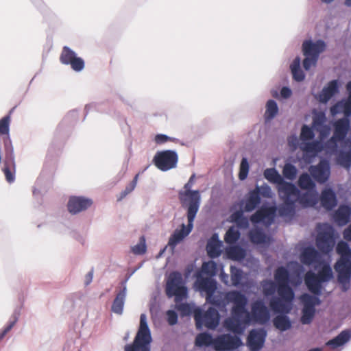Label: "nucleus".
Instances as JSON below:
<instances>
[{
	"instance_id": "1",
	"label": "nucleus",
	"mask_w": 351,
	"mask_h": 351,
	"mask_svg": "<svg viewBox=\"0 0 351 351\" xmlns=\"http://www.w3.org/2000/svg\"><path fill=\"white\" fill-rule=\"evenodd\" d=\"M285 266L278 267L274 271V280L279 285L278 297L270 299L269 306L276 315L273 319V324L280 331L289 330L292 326L288 316L293 309L295 293L291 285L300 286L302 282V274L304 269L297 261H291Z\"/></svg>"
},
{
	"instance_id": "2",
	"label": "nucleus",
	"mask_w": 351,
	"mask_h": 351,
	"mask_svg": "<svg viewBox=\"0 0 351 351\" xmlns=\"http://www.w3.org/2000/svg\"><path fill=\"white\" fill-rule=\"evenodd\" d=\"M227 300L231 301L233 306L231 311L232 318L226 321V326L233 333L242 335L246 326L250 324L245 315V312H247L248 299L241 291L233 290L228 291Z\"/></svg>"
},
{
	"instance_id": "3",
	"label": "nucleus",
	"mask_w": 351,
	"mask_h": 351,
	"mask_svg": "<svg viewBox=\"0 0 351 351\" xmlns=\"http://www.w3.org/2000/svg\"><path fill=\"white\" fill-rule=\"evenodd\" d=\"M336 252L340 256L334 265L337 280L341 291L346 292L351 282V248L347 242L341 241L337 245Z\"/></svg>"
},
{
	"instance_id": "4",
	"label": "nucleus",
	"mask_w": 351,
	"mask_h": 351,
	"mask_svg": "<svg viewBox=\"0 0 351 351\" xmlns=\"http://www.w3.org/2000/svg\"><path fill=\"white\" fill-rule=\"evenodd\" d=\"M195 174L190 177L184 185V189L178 191V199L182 207L186 212L197 214L201 204V195L199 190H193Z\"/></svg>"
},
{
	"instance_id": "5",
	"label": "nucleus",
	"mask_w": 351,
	"mask_h": 351,
	"mask_svg": "<svg viewBox=\"0 0 351 351\" xmlns=\"http://www.w3.org/2000/svg\"><path fill=\"white\" fill-rule=\"evenodd\" d=\"M321 267L317 273L308 274L305 278V284L310 292L317 294H322L325 288V283L328 282L334 278V274L330 265L322 262Z\"/></svg>"
},
{
	"instance_id": "6",
	"label": "nucleus",
	"mask_w": 351,
	"mask_h": 351,
	"mask_svg": "<svg viewBox=\"0 0 351 351\" xmlns=\"http://www.w3.org/2000/svg\"><path fill=\"white\" fill-rule=\"evenodd\" d=\"M326 43L322 39L313 41L312 39H306L302 44V52L304 58L302 66L305 71H309L311 67L316 66L319 56L326 49Z\"/></svg>"
},
{
	"instance_id": "7",
	"label": "nucleus",
	"mask_w": 351,
	"mask_h": 351,
	"mask_svg": "<svg viewBox=\"0 0 351 351\" xmlns=\"http://www.w3.org/2000/svg\"><path fill=\"white\" fill-rule=\"evenodd\" d=\"M336 244L335 230L328 223L317 225V237L315 245L318 250L323 254H330Z\"/></svg>"
},
{
	"instance_id": "8",
	"label": "nucleus",
	"mask_w": 351,
	"mask_h": 351,
	"mask_svg": "<svg viewBox=\"0 0 351 351\" xmlns=\"http://www.w3.org/2000/svg\"><path fill=\"white\" fill-rule=\"evenodd\" d=\"M152 335L147 322V316H140V326L132 344L125 346L124 351H150Z\"/></svg>"
},
{
	"instance_id": "9",
	"label": "nucleus",
	"mask_w": 351,
	"mask_h": 351,
	"mask_svg": "<svg viewBox=\"0 0 351 351\" xmlns=\"http://www.w3.org/2000/svg\"><path fill=\"white\" fill-rule=\"evenodd\" d=\"M165 293L168 298H175L176 303L186 299L188 296V289L182 274L178 271L171 272L167 280Z\"/></svg>"
},
{
	"instance_id": "10",
	"label": "nucleus",
	"mask_w": 351,
	"mask_h": 351,
	"mask_svg": "<svg viewBox=\"0 0 351 351\" xmlns=\"http://www.w3.org/2000/svg\"><path fill=\"white\" fill-rule=\"evenodd\" d=\"M332 126L333 133L326 143V147L335 152L338 149L339 143L346 139L350 130V119H338L332 123Z\"/></svg>"
},
{
	"instance_id": "11",
	"label": "nucleus",
	"mask_w": 351,
	"mask_h": 351,
	"mask_svg": "<svg viewBox=\"0 0 351 351\" xmlns=\"http://www.w3.org/2000/svg\"><path fill=\"white\" fill-rule=\"evenodd\" d=\"M193 313L197 329H202L204 326L213 330L219 326L220 315L219 311L213 306L208 307L206 311H204L201 308H196Z\"/></svg>"
},
{
	"instance_id": "12",
	"label": "nucleus",
	"mask_w": 351,
	"mask_h": 351,
	"mask_svg": "<svg viewBox=\"0 0 351 351\" xmlns=\"http://www.w3.org/2000/svg\"><path fill=\"white\" fill-rule=\"evenodd\" d=\"M246 320L250 324L253 322L265 325L269 322L271 315L269 308L262 299H258L251 304V311L245 312Z\"/></svg>"
},
{
	"instance_id": "13",
	"label": "nucleus",
	"mask_w": 351,
	"mask_h": 351,
	"mask_svg": "<svg viewBox=\"0 0 351 351\" xmlns=\"http://www.w3.org/2000/svg\"><path fill=\"white\" fill-rule=\"evenodd\" d=\"M196 215L197 214L186 212V216L188 221L187 225L182 223L181 229L176 230L169 237L168 246L170 247L172 252H173L176 246L191 232L193 228V222Z\"/></svg>"
},
{
	"instance_id": "14",
	"label": "nucleus",
	"mask_w": 351,
	"mask_h": 351,
	"mask_svg": "<svg viewBox=\"0 0 351 351\" xmlns=\"http://www.w3.org/2000/svg\"><path fill=\"white\" fill-rule=\"evenodd\" d=\"M277 208L275 206L263 204L251 216L250 220L253 223H263L266 226H271L275 219Z\"/></svg>"
},
{
	"instance_id": "15",
	"label": "nucleus",
	"mask_w": 351,
	"mask_h": 351,
	"mask_svg": "<svg viewBox=\"0 0 351 351\" xmlns=\"http://www.w3.org/2000/svg\"><path fill=\"white\" fill-rule=\"evenodd\" d=\"M178 156L176 151L158 152L154 158L155 165L161 171H166L176 167Z\"/></svg>"
},
{
	"instance_id": "16",
	"label": "nucleus",
	"mask_w": 351,
	"mask_h": 351,
	"mask_svg": "<svg viewBox=\"0 0 351 351\" xmlns=\"http://www.w3.org/2000/svg\"><path fill=\"white\" fill-rule=\"evenodd\" d=\"M242 345V340L238 336L223 334L215 338L214 349L216 351H231Z\"/></svg>"
},
{
	"instance_id": "17",
	"label": "nucleus",
	"mask_w": 351,
	"mask_h": 351,
	"mask_svg": "<svg viewBox=\"0 0 351 351\" xmlns=\"http://www.w3.org/2000/svg\"><path fill=\"white\" fill-rule=\"evenodd\" d=\"M60 60L63 64L70 65L71 69L76 72H80L84 68V60L77 57L76 53L67 46L63 47Z\"/></svg>"
},
{
	"instance_id": "18",
	"label": "nucleus",
	"mask_w": 351,
	"mask_h": 351,
	"mask_svg": "<svg viewBox=\"0 0 351 351\" xmlns=\"http://www.w3.org/2000/svg\"><path fill=\"white\" fill-rule=\"evenodd\" d=\"M93 204L92 199L84 196L71 195L66 203V208L71 215L86 210Z\"/></svg>"
},
{
	"instance_id": "19",
	"label": "nucleus",
	"mask_w": 351,
	"mask_h": 351,
	"mask_svg": "<svg viewBox=\"0 0 351 351\" xmlns=\"http://www.w3.org/2000/svg\"><path fill=\"white\" fill-rule=\"evenodd\" d=\"M267 335L264 328L252 329L247 337V346L250 351H259L264 346Z\"/></svg>"
},
{
	"instance_id": "20",
	"label": "nucleus",
	"mask_w": 351,
	"mask_h": 351,
	"mask_svg": "<svg viewBox=\"0 0 351 351\" xmlns=\"http://www.w3.org/2000/svg\"><path fill=\"white\" fill-rule=\"evenodd\" d=\"M5 146L6 154L2 170L4 173L7 182L9 183H12L15 180V156L14 153L13 147H11L10 149H8L7 148V145H5Z\"/></svg>"
},
{
	"instance_id": "21",
	"label": "nucleus",
	"mask_w": 351,
	"mask_h": 351,
	"mask_svg": "<svg viewBox=\"0 0 351 351\" xmlns=\"http://www.w3.org/2000/svg\"><path fill=\"white\" fill-rule=\"evenodd\" d=\"M326 114L322 111L315 112L313 117L312 127L319 133V138L322 141L330 134V128L326 124Z\"/></svg>"
},
{
	"instance_id": "22",
	"label": "nucleus",
	"mask_w": 351,
	"mask_h": 351,
	"mask_svg": "<svg viewBox=\"0 0 351 351\" xmlns=\"http://www.w3.org/2000/svg\"><path fill=\"white\" fill-rule=\"evenodd\" d=\"M279 197L282 201L294 202L297 203V198L300 194V190L292 182L284 180L279 186H277Z\"/></svg>"
},
{
	"instance_id": "23",
	"label": "nucleus",
	"mask_w": 351,
	"mask_h": 351,
	"mask_svg": "<svg viewBox=\"0 0 351 351\" xmlns=\"http://www.w3.org/2000/svg\"><path fill=\"white\" fill-rule=\"evenodd\" d=\"M309 171L317 182L324 184L328 181L330 175V163L326 160H322L317 165L311 166Z\"/></svg>"
},
{
	"instance_id": "24",
	"label": "nucleus",
	"mask_w": 351,
	"mask_h": 351,
	"mask_svg": "<svg viewBox=\"0 0 351 351\" xmlns=\"http://www.w3.org/2000/svg\"><path fill=\"white\" fill-rule=\"evenodd\" d=\"M261 202V197L258 191L255 189L250 190L239 202L240 208L245 213H250L258 208Z\"/></svg>"
},
{
	"instance_id": "25",
	"label": "nucleus",
	"mask_w": 351,
	"mask_h": 351,
	"mask_svg": "<svg viewBox=\"0 0 351 351\" xmlns=\"http://www.w3.org/2000/svg\"><path fill=\"white\" fill-rule=\"evenodd\" d=\"M195 276V285L198 291L204 292L206 295L215 293L217 288L216 280L211 277L204 278L200 272H197Z\"/></svg>"
},
{
	"instance_id": "26",
	"label": "nucleus",
	"mask_w": 351,
	"mask_h": 351,
	"mask_svg": "<svg viewBox=\"0 0 351 351\" xmlns=\"http://www.w3.org/2000/svg\"><path fill=\"white\" fill-rule=\"evenodd\" d=\"M320 252L316 250L313 245H308L304 247L300 254V261L301 263L307 266L312 265L316 263H320L321 261Z\"/></svg>"
},
{
	"instance_id": "27",
	"label": "nucleus",
	"mask_w": 351,
	"mask_h": 351,
	"mask_svg": "<svg viewBox=\"0 0 351 351\" xmlns=\"http://www.w3.org/2000/svg\"><path fill=\"white\" fill-rule=\"evenodd\" d=\"M319 200L322 206L328 211L333 210L338 204L337 194L330 187H326L322 191Z\"/></svg>"
},
{
	"instance_id": "28",
	"label": "nucleus",
	"mask_w": 351,
	"mask_h": 351,
	"mask_svg": "<svg viewBox=\"0 0 351 351\" xmlns=\"http://www.w3.org/2000/svg\"><path fill=\"white\" fill-rule=\"evenodd\" d=\"M339 91L338 80L330 81L319 94V101L322 104H327L328 101Z\"/></svg>"
},
{
	"instance_id": "29",
	"label": "nucleus",
	"mask_w": 351,
	"mask_h": 351,
	"mask_svg": "<svg viewBox=\"0 0 351 351\" xmlns=\"http://www.w3.org/2000/svg\"><path fill=\"white\" fill-rule=\"evenodd\" d=\"M297 202L304 208L315 206L318 202V193L317 190H307L304 193L300 191Z\"/></svg>"
},
{
	"instance_id": "30",
	"label": "nucleus",
	"mask_w": 351,
	"mask_h": 351,
	"mask_svg": "<svg viewBox=\"0 0 351 351\" xmlns=\"http://www.w3.org/2000/svg\"><path fill=\"white\" fill-rule=\"evenodd\" d=\"M330 112L332 117L343 114V117L341 119H350L351 103L347 99H341L330 107Z\"/></svg>"
},
{
	"instance_id": "31",
	"label": "nucleus",
	"mask_w": 351,
	"mask_h": 351,
	"mask_svg": "<svg viewBox=\"0 0 351 351\" xmlns=\"http://www.w3.org/2000/svg\"><path fill=\"white\" fill-rule=\"evenodd\" d=\"M351 207L348 205H341L335 212L334 221L339 226L346 225L350 220Z\"/></svg>"
},
{
	"instance_id": "32",
	"label": "nucleus",
	"mask_w": 351,
	"mask_h": 351,
	"mask_svg": "<svg viewBox=\"0 0 351 351\" xmlns=\"http://www.w3.org/2000/svg\"><path fill=\"white\" fill-rule=\"evenodd\" d=\"M351 339V331L343 330L334 338L326 343V345L332 349L337 348L345 345Z\"/></svg>"
},
{
	"instance_id": "33",
	"label": "nucleus",
	"mask_w": 351,
	"mask_h": 351,
	"mask_svg": "<svg viewBox=\"0 0 351 351\" xmlns=\"http://www.w3.org/2000/svg\"><path fill=\"white\" fill-rule=\"evenodd\" d=\"M311 293L312 295L307 293H302L300 299L304 308L315 309V306L322 304V300L319 298L322 294H317L314 292Z\"/></svg>"
},
{
	"instance_id": "34",
	"label": "nucleus",
	"mask_w": 351,
	"mask_h": 351,
	"mask_svg": "<svg viewBox=\"0 0 351 351\" xmlns=\"http://www.w3.org/2000/svg\"><path fill=\"white\" fill-rule=\"evenodd\" d=\"M221 241L218 239L217 234H214L208 241L206 245V251L209 257L212 258L219 257L221 254Z\"/></svg>"
},
{
	"instance_id": "35",
	"label": "nucleus",
	"mask_w": 351,
	"mask_h": 351,
	"mask_svg": "<svg viewBox=\"0 0 351 351\" xmlns=\"http://www.w3.org/2000/svg\"><path fill=\"white\" fill-rule=\"evenodd\" d=\"M290 71L292 78L297 82H301L305 79V73L301 68V58L296 56L290 64Z\"/></svg>"
},
{
	"instance_id": "36",
	"label": "nucleus",
	"mask_w": 351,
	"mask_h": 351,
	"mask_svg": "<svg viewBox=\"0 0 351 351\" xmlns=\"http://www.w3.org/2000/svg\"><path fill=\"white\" fill-rule=\"evenodd\" d=\"M126 295L125 288H124V289H120L117 293L111 306V311L115 314L122 315Z\"/></svg>"
},
{
	"instance_id": "37",
	"label": "nucleus",
	"mask_w": 351,
	"mask_h": 351,
	"mask_svg": "<svg viewBox=\"0 0 351 351\" xmlns=\"http://www.w3.org/2000/svg\"><path fill=\"white\" fill-rule=\"evenodd\" d=\"M249 238L255 244H265L270 241V238L266 235L261 228H254L249 232Z\"/></svg>"
},
{
	"instance_id": "38",
	"label": "nucleus",
	"mask_w": 351,
	"mask_h": 351,
	"mask_svg": "<svg viewBox=\"0 0 351 351\" xmlns=\"http://www.w3.org/2000/svg\"><path fill=\"white\" fill-rule=\"evenodd\" d=\"M244 210L239 208V210L234 211L231 215V220L236 223L237 227L241 229H247L249 228V220L244 216Z\"/></svg>"
},
{
	"instance_id": "39",
	"label": "nucleus",
	"mask_w": 351,
	"mask_h": 351,
	"mask_svg": "<svg viewBox=\"0 0 351 351\" xmlns=\"http://www.w3.org/2000/svg\"><path fill=\"white\" fill-rule=\"evenodd\" d=\"M226 254L229 258L237 261H243L246 256L245 249L239 245H234L228 247L226 249Z\"/></svg>"
},
{
	"instance_id": "40",
	"label": "nucleus",
	"mask_w": 351,
	"mask_h": 351,
	"mask_svg": "<svg viewBox=\"0 0 351 351\" xmlns=\"http://www.w3.org/2000/svg\"><path fill=\"white\" fill-rule=\"evenodd\" d=\"M228 292L226 293L224 298L220 295H215V293L206 295V300L207 302L213 304L219 309H222L226 306L228 303H232L231 301L227 300V295Z\"/></svg>"
},
{
	"instance_id": "41",
	"label": "nucleus",
	"mask_w": 351,
	"mask_h": 351,
	"mask_svg": "<svg viewBox=\"0 0 351 351\" xmlns=\"http://www.w3.org/2000/svg\"><path fill=\"white\" fill-rule=\"evenodd\" d=\"M279 108L277 102L274 99H269L265 105V112L264 119L265 122H269L274 119L278 114Z\"/></svg>"
},
{
	"instance_id": "42",
	"label": "nucleus",
	"mask_w": 351,
	"mask_h": 351,
	"mask_svg": "<svg viewBox=\"0 0 351 351\" xmlns=\"http://www.w3.org/2000/svg\"><path fill=\"white\" fill-rule=\"evenodd\" d=\"M261 287L263 295L265 297L272 296V298L276 291L278 292L280 285L276 281L275 282L271 280H264L261 282Z\"/></svg>"
},
{
	"instance_id": "43",
	"label": "nucleus",
	"mask_w": 351,
	"mask_h": 351,
	"mask_svg": "<svg viewBox=\"0 0 351 351\" xmlns=\"http://www.w3.org/2000/svg\"><path fill=\"white\" fill-rule=\"evenodd\" d=\"M264 178L272 184L279 186L285 180L276 168H267L263 172Z\"/></svg>"
},
{
	"instance_id": "44",
	"label": "nucleus",
	"mask_w": 351,
	"mask_h": 351,
	"mask_svg": "<svg viewBox=\"0 0 351 351\" xmlns=\"http://www.w3.org/2000/svg\"><path fill=\"white\" fill-rule=\"evenodd\" d=\"M278 208L280 217H293L295 213V204L294 202L282 201Z\"/></svg>"
},
{
	"instance_id": "45",
	"label": "nucleus",
	"mask_w": 351,
	"mask_h": 351,
	"mask_svg": "<svg viewBox=\"0 0 351 351\" xmlns=\"http://www.w3.org/2000/svg\"><path fill=\"white\" fill-rule=\"evenodd\" d=\"M298 186L304 190H316V185L307 173H302L298 180Z\"/></svg>"
},
{
	"instance_id": "46",
	"label": "nucleus",
	"mask_w": 351,
	"mask_h": 351,
	"mask_svg": "<svg viewBox=\"0 0 351 351\" xmlns=\"http://www.w3.org/2000/svg\"><path fill=\"white\" fill-rule=\"evenodd\" d=\"M215 338L208 332H202L197 335L195 341L196 346H213L214 348Z\"/></svg>"
},
{
	"instance_id": "47",
	"label": "nucleus",
	"mask_w": 351,
	"mask_h": 351,
	"mask_svg": "<svg viewBox=\"0 0 351 351\" xmlns=\"http://www.w3.org/2000/svg\"><path fill=\"white\" fill-rule=\"evenodd\" d=\"M10 116L6 115L0 119V134L2 135H7L8 143H5L8 145L7 148L10 149L12 146L11 140L10 138Z\"/></svg>"
},
{
	"instance_id": "48",
	"label": "nucleus",
	"mask_w": 351,
	"mask_h": 351,
	"mask_svg": "<svg viewBox=\"0 0 351 351\" xmlns=\"http://www.w3.org/2000/svg\"><path fill=\"white\" fill-rule=\"evenodd\" d=\"M243 270L236 266H230V276L232 284L234 287H238L241 285L243 279Z\"/></svg>"
},
{
	"instance_id": "49",
	"label": "nucleus",
	"mask_w": 351,
	"mask_h": 351,
	"mask_svg": "<svg viewBox=\"0 0 351 351\" xmlns=\"http://www.w3.org/2000/svg\"><path fill=\"white\" fill-rule=\"evenodd\" d=\"M217 264L214 261L204 262L202 266V272L213 278L217 273Z\"/></svg>"
},
{
	"instance_id": "50",
	"label": "nucleus",
	"mask_w": 351,
	"mask_h": 351,
	"mask_svg": "<svg viewBox=\"0 0 351 351\" xmlns=\"http://www.w3.org/2000/svg\"><path fill=\"white\" fill-rule=\"evenodd\" d=\"M241 233L239 230L230 227L225 234L224 240L228 244H234L239 239Z\"/></svg>"
},
{
	"instance_id": "51",
	"label": "nucleus",
	"mask_w": 351,
	"mask_h": 351,
	"mask_svg": "<svg viewBox=\"0 0 351 351\" xmlns=\"http://www.w3.org/2000/svg\"><path fill=\"white\" fill-rule=\"evenodd\" d=\"M298 173V169L291 163H286L282 169L283 176L290 180H294Z\"/></svg>"
},
{
	"instance_id": "52",
	"label": "nucleus",
	"mask_w": 351,
	"mask_h": 351,
	"mask_svg": "<svg viewBox=\"0 0 351 351\" xmlns=\"http://www.w3.org/2000/svg\"><path fill=\"white\" fill-rule=\"evenodd\" d=\"M19 312H18L16 310L14 314L12 315V319L9 321L8 325L3 328V330H2L0 332V341L4 338L7 333L9 332L10 330H11L14 326L16 324L19 319Z\"/></svg>"
},
{
	"instance_id": "53",
	"label": "nucleus",
	"mask_w": 351,
	"mask_h": 351,
	"mask_svg": "<svg viewBox=\"0 0 351 351\" xmlns=\"http://www.w3.org/2000/svg\"><path fill=\"white\" fill-rule=\"evenodd\" d=\"M316 312V309H311L307 308H302V316H301V322L303 324H309L311 323L312 320L314 318L315 314Z\"/></svg>"
},
{
	"instance_id": "54",
	"label": "nucleus",
	"mask_w": 351,
	"mask_h": 351,
	"mask_svg": "<svg viewBox=\"0 0 351 351\" xmlns=\"http://www.w3.org/2000/svg\"><path fill=\"white\" fill-rule=\"evenodd\" d=\"M337 161L341 166L350 168L351 166V152L341 151L337 157Z\"/></svg>"
},
{
	"instance_id": "55",
	"label": "nucleus",
	"mask_w": 351,
	"mask_h": 351,
	"mask_svg": "<svg viewBox=\"0 0 351 351\" xmlns=\"http://www.w3.org/2000/svg\"><path fill=\"white\" fill-rule=\"evenodd\" d=\"M255 191H258V195L261 197H266V198H272L273 192L271 187L266 183H264L263 185L259 186L256 184L255 188Z\"/></svg>"
},
{
	"instance_id": "56",
	"label": "nucleus",
	"mask_w": 351,
	"mask_h": 351,
	"mask_svg": "<svg viewBox=\"0 0 351 351\" xmlns=\"http://www.w3.org/2000/svg\"><path fill=\"white\" fill-rule=\"evenodd\" d=\"M138 177V175H136L133 180L126 186L125 189L121 192L120 195L117 199L118 201H121L125 198L135 189L137 184Z\"/></svg>"
},
{
	"instance_id": "57",
	"label": "nucleus",
	"mask_w": 351,
	"mask_h": 351,
	"mask_svg": "<svg viewBox=\"0 0 351 351\" xmlns=\"http://www.w3.org/2000/svg\"><path fill=\"white\" fill-rule=\"evenodd\" d=\"M313 130H315L313 127L311 128L307 125H303L301 129L300 138L303 141H310L314 138L315 134Z\"/></svg>"
},
{
	"instance_id": "58",
	"label": "nucleus",
	"mask_w": 351,
	"mask_h": 351,
	"mask_svg": "<svg viewBox=\"0 0 351 351\" xmlns=\"http://www.w3.org/2000/svg\"><path fill=\"white\" fill-rule=\"evenodd\" d=\"M147 250L145 239L143 237H141L140 241L136 245L132 247V252L136 255H141L145 253Z\"/></svg>"
},
{
	"instance_id": "59",
	"label": "nucleus",
	"mask_w": 351,
	"mask_h": 351,
	"mask_svg": "<svg viewBox=\"0 0 351 351\" xmlns=\"http://www.w3.org/2000/svg\"><path fill=\"white\" fill-rule=\"evenodd\" d=\"M176 308L182 317L190 315L193 313V308L188 303H176Z\"/></svg>"
},
{
	"instance_id": "60",
	"label": "nucleus",
	"mask_w": 351,
	"mask_h": 351,
	"mask_svg": "<svg viewBox=\"0 0 351 351\" xmlns=\"http://www.w3.org/2000/svg\"><path fill=\"white\" fill-rule=\"evenodd\" d=\"M249 172V163L246 158H243L240 164L239 177L241 180H244Z\"/></svg>"
},
{
	"instance_id": "61",
	"label": "nucleus",
	"mask_w": 351,
	"mask_h": 351,
	"mask_svg": "<svg viewBox=\"0 0 351 351\" xmlns=\"http://www.w3.org/2000/svg\"><path fill=\"white\" fill-rule=\"evenodd\" d=\"M166 315L167 321L170 326H174L178 323V316L174 310H168Z\"/></svg>"
},
{
	"instance_id": "62",
	"label": "nucleus",
	"mask_w": 351,
	"mask_h": 351,
	"mask_svg": "<svg viewBox=\"0 0 351 351\" xmlns=\"http://www.w3.org/2000/svg\"><path fill=\"white\" fill-rule=\"evenodd\" d=\"M280 95L283 99H289L292 95V90L288 86H282L280 91Z\"/></svg>"
},
{
	"instance_id": "63",
	"label": "nucleus",
	"mask_w": 351,
	"mask_h": 351,
	"mask_svg": "<svg viewBox=\"0 0 351 351\" xmlns=\"http://www.w3.org/2000/svg\"><path fill=\"white\" fill-rule=\"evenodd\" d=\"M171 139V138L166 135V134H156L155 136V142L157 143V144H162V143H165L166 142H167L168 141H169Z\"/></svg>"
},
{
	"instance_id": "64",
	"label": "nucleus",
	"mask_w": 351,
	"mask_h": 351,
	"mask_svg": "<svg viewBox=\"0 0 351 351\" xmlns=\"http://www.w3.org/2000/svg\"><path fill=\"white\" fill-rule=\"evenodd\" d=\"M343 236L346 240L351 241V224L345 229Z\"/></svg>"
}]
</instances>
